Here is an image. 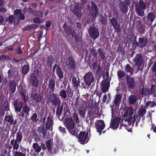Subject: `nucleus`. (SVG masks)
Instances as JSON below:
<instances>
[{
	"mask_svg": "<svg viewBox=\"0 0 156 156\" xmlns=\"http://www.w3.org/2000/svg\"><path fill=\"white\" fill-rule=\"evenodd\" d=\"M112 12L113 15L115 17V18L113 17L111 19H110L109 22L111 25L112 27L115 31L117 32V34H119L121 32L122 27L120 23V21L119 23L117 20L119 14L115 7L113 9Z\"/></svg>",
	"mask_w": 156,
	"mask_h": 156,
	"instance_id": "nucleus-1",
	"label": "nucleus"
},
{
	"mask_svg": "<svg viewBox=\"0 0 156 156\" xmlns=\"http://www.w3.org/2000/svg\"><path fill=\"white\" fill-rule=\"evenodd\" d=\"M64 124L70 134L73 136L76 135V130L74 122L70 118H66L64 121Z\"/></svg>",
	"mask_w": 156,
	"mask_h": 156,
	"instance_id": "nucleus-2",
	"label": "nucleus"
},
{
	"mask_svg": "<svg viewBox=\"0 0 156 156\" xmlns=\"http://www.w3.org/2000/svg\"><path fill=\"white\" fill-rule=\"evenodd\" d=\"M83 79L84 82H82L81 85L84 89H88L94 80L93 73L90 71L85 74Z\"/></svg>",
	"mask_w": 156,
	"mask_h": 156,
	"instance_id": "nucleus-3",
	"label": "nucleus"
},
{
	"mask_svg": "<svg viewBox=\"0 0 156 156\" xmlns=\"http://www.w3.org/2000/svg\"><path fill=\"white\" fill-rule=\"evenodd\" d=\"M16 139H13L11 141V144L13 147V149L18 150L19 148V144L21 143L23 137L22 133L19 130L16 133Z\"/></svg>",
	"mask_w": 156,
	"mask_h": 156,
	"instance_id": "nucleus-4",
	"label": "nucleus"
},
{
	"mask_svg": "<svg viewBox=\"0 0 156 156\" xmlns=\"http://www.w3.org/2000/svg\"><path fill=\"white\" fill-rule=\"evenodd\" d=\"M147 5L142 0L138 2V4L135 6L136 12L138 16L143 17L144 16V11L146 8Z\"/></svg>",
	"mask_w": 156,
	"mask_h": 156,
	"instance_id": "nucleus-5",
	"label": "nucleus"
},
{
	"mask_svg": "<svg viewBox=\"0 0 156 156\" xmlns=\"http://www.w3.org/2000/svg\"><path fill=\"white\" fill-rule=\"evenodd\" d=\"M88 133L85 131H81L80 133L78 136V140L81 144H84L89 141L88 137Z\"/></svg>",
	"mask_w": 156,
	"mask_h": 156,
	"instance_id": "nucleus-6",
	"label": "nucleus"
},
{
	"mask_svg": "<svg viewBox=\"0 0 156 156\" xmlns=\"http://www.w3.org/2000/svg\"><path fill=\"white\" fill-rule=\"evenodd\" d=\"M47 148L48 153L50 156H53L56 153V148L52 147L53 144V140L50 139L48 140L45 142Z\"/></svg>",
	"mask_w": 156,
	"mask_h": 156,
	"instance_id": "nucleus-7",
	"label": "nucleus"
},
{
	"mask_svg": "<svg viewBox=\"0 0 156 156\" xmlns=\"http://www.w3.org/2000/svg\"><path fill=\"white\" fill-rule=\"evenodd\" d=\"M136 37H134V41L135 46L137 47L143 48L147 45L148 40L145 37H140L138 38V41L136 40Z\"/></svg>",
	"mask_w": 156,
	"mask_h": 156,
	"instance_id": "nucleus-8",
	"label": "nucleus"
},
{
	"mask_svg": "<svg viewBox=\"0 0 156 156\" xmlns=\"http://www.w3.org/2000/svg\"><path fill=\"white\" fill-rule=\"evenodd\" d=\"M66 65L68 69L72 71H75L76 68V64L73 57L72 55L69 56L68 60L66 62Z\"/></svg>",
	"mask_w": 156,
	"mask_h": 156,
	"instance_id": "nucleus-9",
	"label": "nucleus"
},
{
	"mask_svg": "<svg viewBox=\"0 0 156 156\" xmlns=\"http://www.w3.org/2000/svg\"><path fill=\"white\" fill-rule=\"evenodd\" d=\"M155 15L153 12L149 13L147 16L143 18V20L144 23L147 25H151L155 19Z\"/></svg>",
	"mask_w": 156,
	"mask_h": 156,
	"instance_id": "nucleus-10",
	"label": "nucleus"
},
{
	"mask_svg": "<svg viewBox=\"0 0 156 156\" xmlns=\"http://www.w3.org/2000/svg\"><path fill=\"white\" fill-rule=\"evenodd\" d=\"M88 33L90 37L94 40L99 37V32L97 28L94 26H90L88 29Z\"/></svg>",
	"mask_w": 156,
	"mask_h": 156,
	"instance_id": "nucleus-11",
	"label": "nucleus"
},
{
	"mask_svg": "<svg viewBox=\"0 0 156 156\" xmlns=\"http://www.w3.org/2000/svg\"><path fill=\"white\" fill-rule=\"evenodd\" d=\"M49 99L52 105L55 107L61 103V101L59 98L56 94L53 93L50 95Z\"/></svg>",
	"mask_w": 156,
	"mask_h": 156,
	"instance_id": "nucleus-12",
	"label": "nucleus"
},
{
	"mask_svg": "<svg viewBox=\"0 0 156 156\" xmlns=\"http://www.w3.org/2000/svg\"><path fill=\"white\" fill-rule=\"evenodd\" d=\"M91 8L90 10V14L93 18L96 19L99 13V9L94 1L91 2Z\"/></svg>",
	"mask_w": 156,
	"mask_h": 156,
	"instance_id": "nucleus-13",
	"label": "nucleus"
},
{
	"mask_svg": "<svg viewBox=\"0 0 156 156\" xmlns=\"http://www.w3.org/2000/svg\"><path fill=\"white\" fill-rule=\"evenodd\" d=\"M24 102L22 101H19L18 99L14 101L13 103L15 111L18 113L20 112L23 107Z\"/></svg>",
	"mask_w": 156,
	"mask_h": 156,
	"instance_id": "nucleus-14",
	"label": "nucleus"
},
{
	"mask_svg": "<svg viewBox=\"0 0 156 156\" xmlns=\"http://www.w3.org/2000/svg\"><path fill=\"white\" fill-rule=\"evenodd\" d=\"M30 80L32 87L38 88L39 84V81L38 79L34 73H32L30 74Z\"/></svg>",
	"mask_w": 156,
	"mask_h": 156,
	"instance_id": "nucleus-15",
	"label": "nucleus"
},
{
	"mask_svg": "<svg viewBox=\"0 0 156 156\" xmlns=\"http://www.w3.org/2000/svg\"><path fill=\"white\" fill-rule=\"evenodd\" d=\"M46 119V117H45L43 119V125H45V127L48 130H52L53 126L54 125L53 121L49 116L47 117V121H45Z\"/></svg>",
	"mask_w": 156,
	"mask_h": 156,
	"instance_id": "nucleus-16",
	"label": "nucleus"
},
{
	"mask_svg": "<svg viewBox=\"0 0 156 156\" xmlns=\"http://www.w3.org/2000/svg\"><path fill=\"white\" fill-rule=\"evenodd\" d=\"M79 7V4L78 3H76L74 4L73 7H72L70 9V10L78 18H81L82 15Z\"/></svg>",
	"mask_w": 156,
	"mask_h": 156,
	"instance_id": "nucleus-17",
	"label": "nucleus"
},
{
	"mask_svg": "<svg viewBox=\"0 0 156 156\" xmlns=\"http://www.w3.org/2000/svg\"><path fill=\"white\" fill-rule=\"evenodd\" d=\"M133 114V112L132 109L128 108L125 111L122 118L124 120L129 122L131 120Z\"/></svg>",
	"mask_w": 156,
	"mask_h": 156,
	"instance_id": "nucleus-18",
	"label": "nucleus"
},
{
	"mask_svg": "<svg viewBox=\"0 0 156 156\" xmlns=\"http://www.w3.org/2000/svg\"><path fill=\"white\" fill-rule=\"evenodd\" d=\"M135 64L139 68L141 66L143 63V58L141 53L137 54L133 60Z\"/></svg>",
	"mask_w": 156,
	"mask_h": 156,
	"instance_id": "nucleus-19",
	"label": "nucleus"
},
{
	"mask_svg": "<svg viewBox=\"0 0 156 156\" xmlns=\"http://www.w3.org/2000/svg\"><path fill=\"white\" fill-rule=\"evenodd\" d=\"M63 28L66 34L67 35L70 36L71 35L72 37H74L75 30L72 27L70 26H68L67 24L65 23L64 24Z\"/></svg>",
	"mask_w": 156,
	"mask_h": 156,
	"instance_id": "nucleus-20",
	"label": "nucleus"
},
{
	"mask_svg": "<svg viewBox=\"0 0 156 156\" xmlns=\"http://www.w3.org/2000/svg\"><path fill=\"white\" fill-rule=\"evenodd\" d=\"M95 126L97 130V132L99 133L100 135H101L102 130L105 127V124L104 121L102 120H98L95 122Z\"/></svg>",
	"mask_w": 156,
	"mask_h": 156,
	"instance_id": "nucleus-21",
	"label": "nucleus"
},
{
	"mask_svg": "<svg viewBox=\"0 0 156 156\" xmlns=\"http://www.w3.org/2000/svg\"><path fill=\"white\" fill-rule=\"evenodd\" d=\"M123 122V120L119 117H115L112 121V120L110 127L113 129L118 128L119 123Z\"/></svg>",
	"mask_w": 156,
	"mask_h": 156,
	"instance_id": "nucleus-22",
	"label": "nucleus"
},
{
	"mask_svg": "<svg viewBox=\"0 0 156 156\" xmlns=\"http://www.w3.org/2000/svg\"><path fill=\"white\" fill-rule=\"evenodd\" d=\"M35 90H36V92L32 94L31 97L35 103L39 104L43 99V97L41 94L37 93V89H35Z\"/></svg>",
	"mask_w": 156,
	"mask_h": 156,
	"instance_id": "nucleus-23",
	"label": "nucleus"
},
{
	"mask_svg": "<svg viewBox=\"0 0 156 156\" xmlns=\"http://www.w3.org/2000/svg\"><path fill=\"white\" fill-rule=\"evenodd\" d=\"M126 80L129 88L133 89L135 87L136 83L135 82V79L134 77H131L130 76L127 75L126 77Z\"/></svg>",
	"mask_w": 156,
	"mask_h": 156,
	"instance_id": "nucleus-24",
	"label": "nucleus"
},
{
	"mask_svg": "<svg viewBox=\"0 0 156 156\" xmlns=\"http://www.w3.org/2000/svg\"><path fill=\"white\" fill-rule=\"evenodd\" d=\"M93 70L97 75L100 74L101 68L100 65L98 64V62L96 61L94 62L91 65Z\"/></svg>",
	"mask_w": 156,
	"mask_h": 156,
	"instance_id": "nucleus-25",
	"label": "nucleus"
},
{
	"mask_svg": "<svg viewBox=\"0 0 156 156\" xmlns=\"http://www.w3.org/2000/svg\"><path fill=\"white\" fill-rule=\"evenodd\" d=\"M110 87V83L107 81H103L101 82V91L106 93L108 91Z\"/></svg>",
	"mask_w": 156,
	"mask_h": 156,
	"instance_id": "nucleus-26",
	"label": "nucleus"
},
{
	"mask_svg": "<svg viewBox=\"0 0 156 156\" xmlns=\"http://www.w3.org/2000/svg\"><path fill=\"white\" fill-rule=\"evenodd\" d=\"M9 90L10 91V95L14 93L16 89V83L14 80H11L10 81L9 84Z\"/></svg>",
	"mask_w": 156,
	"mask_h": 156,
	"instance_id": "nucleus-27",
	"label": "nucleus"
},
{
	"mask_svg": "<svg viewBox=\"0 0 156 156\" xmlns=\"http://www.w3.org/2000/svg\"><path fill=\"white\" fill-rule=\"evenodd\" d=\"M119 8L122 12L124 14H126L128 11L129 8L127 5H126V2L124 1H120L119 4Z\"/></svg>",
	"mask_w": 156,
	"mask_h": 156,
	"instance_id": "nucleus-28",
	"label": "nucleus"
},
{
	"mask_svg": "<svg viewBox=\"0 0 156 156\" xmlns=\"http://www.w3.org/2000/svg\"><path fill=\"white\" fill-rule=\"evenodd\" d=\"M48 130V129L42 125L38 127L37 131L40 134L42 135L43 138H44L47 135Z\"/></svg>",
	"mask_w": 156,
	"mask_h": 156,
	"instance_id": "nucleus-29",
	"label": "nucleus"
},
{
	"mask_svg": "<svg viewBox=\"0 0 156 156\" xmlns=\"http://www.w3.org/2000/svg\"><path fill=\"white\" fill-rule=\"evenodd\" d=\"M55 80L52 78L50 79L48 81V88L51 91L53 92L55 90Z\"/></svg>",
	"mask_w": 156,
	"mask_h": 156,
	"instance_id": "nucleus-30",
	"label": "nucleus"
},
{
	"mask_svg": "<svg viewBox=\"0 0 156 156\" xmlns=\"http://www.w3.org/2000/svg\"><path fill=\"white\" fill-rule=\"evenodd\" d=\"M121 96L120 94L116 95L115 100L112 102L113 107L119 106L120 103Z\"/></svg>",
	"mask_w": 156,
	"mask_h": 156,
	"instance_id": "nucleus-31",
	"label": "nucleus"
},
{
	"mask_svg": "<svg viewBox=\"0 0 156 156\" xmlns=\"http://www.w3.org/2000/svg\"><path fill=\"white\" fill-rule=\"evenodd\" d=\"M13 149L12 150L13 156H26V153L24 151L20 152V150L17 151Z\"/></svg>",
	"mask_w": 156,
	"mask_h": 156,
	"instance_id": "nucleus-32",
	"label": "nucleus"
},
{
	"mask_svg": "<svg viewBox=\"0 0 156 156\" xmlns=\"http://www.w3.org/2000/svg\"><path fill=\"white\" fill-rule=\"evenodd\" d=\"M54 61L55 60L51 55L48 56L46 58V63L48 66L51 67L52 64Z\"/></svg>",
	"mask_w": 156,
	"mask_h": 156,
	"instance_id": "nucleus-33",
	"label": "nucleus"
},
{
	"mask_svg": "<svg viewBox=\"0 0 156 156\" xmlns=\"http://www.w3.org/2000/svg\"><path fill=\"white\" fill-rule=\"evenodd\" d=\"M22 110L25 113L26 118H27L29 115V112L30 111V108L28 106H27V104H25V105L23 107Z\"/></svg>",
	"mask_w": 156,
	"mask_h": 156,
	"instance_id": "nucleus-34",
	"label": "nucleus"
},
{
	"mask_svg": "<svg viewBox=\"0 0 156 156\" xmlns=\"http://www.w3.org/2000/svg\"><path fill=\"white\" fill-rule=\"evenodd\" d=\"M55 72L59 79H61L64 77L63 72L60 67L55 70Z\"/></svg>",
	"mask_w": 156,
	"mask_h": 156,
	"instance_id": "nucleus-35",
	"label": "nucleus"
},
{
	"mask_svg": "<svg viewBox=\"0 0 156 156\" xmlns=\"http://www.w3.org/2000/svg\"><path fill=\"white\" fill-rule=\"evenodd\" d=\"M78 111L80 116L82 118L85 117L86 114V110L83 107H80Z\"/></svg>",
	"mask_w": 156,
	"mask_h": 156,
	"instance_id": "nucleus-36",
	"label": "nucleus"
},
{
	"mask_svg": "<svg viewBox=\"0 0 156 156\" xmlns=\"http://www.w3.org/2000/svg\"><path fill=\"white\" fill-rule=\"evenodd\" d=\"M57 108L56 109V115L57 116L59 117L62 113L63 106L62 105H61V104L57 105Z\"/></svg>",
	"mask_w": 156,
	"mask_h": 156,
	"instance_id": "nucleus-37",
	"label": "nucleus"
},
{
	"mask_svg": "<svg viewBox=\"0 0 156 156\" xmlns=\"http://www.w3.org/2000/svg\"><path fill=\"white\" fill-rule=\"evenodd\" d=\"M136 27L137 30L141 34H143L145 33V26L143 24L141 25Z\"/></svg>",
	"mask_w": 156,
	"mask_h": 156,
	"instance_id": "nucleus-38",
	"label": "nucleus"
},
{
	"mask_svg": "<svg viewBox=\"0 0 156 156\" xmlns=\"http://www.w3.org/2000/svg\"><path fill=\"white\" fill-rule=\"evenodd\" d=\"M30 66L29 64L24 65L22 67V72L24 75H26L29 71Z\"/></svg>",
	"mask_w": 156,
	"mask_h": 156,
	"instance_id": "nucleus-39",
	"label": "nucleus"
},
{
	"mask_svg": "<svg viewBox=\"0 0 156 156\" xmlns=\"http://www.w3.org/2000/svg\"><path fill=\"white\" fill-rule=\"evenodd\" d=\"M141 94L143 95L149 96L150 94V92L149 88L143 87L141 89Z\"/></svg>",
	"mask_w": 156,
	"mask_h": 156,
	"instance_id": "nucleus-40",
	"label": "nucleus"
},
{
	"mask_svg": "<svg viewBox=\"0 0 156 156\" xmlns=\"http://www.w3.org/2000/svg\"><path fill=\"white\" fill-rule=\"evenodd\" d=\"M78 80H79L77 81L76 78L74 77H73L72 78V82L73 85L74 87L77 88L79 86H80L79 85L80 83L79 79L78 78Z\"/></svg>",
	"mask_w": 156,
	"mask_h": 156,
	"instance_id": "nucleus-41",
	"label": "nucleus"
},
{
	"mask_svg": "<svg viewBox=\"0 0 156 156\" xmlns=\"http://www.w3.org/2000/svg\"><path fill=\"white\" fill-rule=\"evenodd\" d=\"M125 70L127 73H129L130 75L133 74L134 69L129 64H127L125 67Z\"/></svg>",
	"mask_w": 156,
	"mask_h": 156,
	"instance_id": "nucleus-42",
	"label": "nucleus"
},
{
	"mask_svg": "<svg viewBox=\"0 0 156 156\" xmlns=\"http://www.w3.org/2000/svg\"><path fill=\"white\" fill-rule=\"evenodd\" d=\"M99 55L101 60H104L105 59V52L102 51L101 48H99L98 50Z\"/></svg>",
	"mask_w": 156,
	"mask_h": 156,
	"instance_id": "nucleus-43",
	"label": "nucleus"
},
{
	"mask_svg": "<svg viewBox=\"0 0 156 156\" xmlns=\"http://www.w3.org/2000/svg\"><path fill=\"white\" fill-rule=\"evenodd\" d=\"M5 119L11 125L14 122V118L12 115H6L5 117Z\"/></svg>",
	"mask_w": 156,
	"mask_h": 156,
	"instance_id": "nucleus-44",
	"label": "nucleus"
},
{
	"mask_svg": "<svg viewBox=\"0 0 156 156\" xmlns=\"http://www.w3.org/2000/svg\"><path fill=\"white\" fill-rule=\"evenodd\" d=\"M156 106V103L154 101H148L146 103L145 107L147 108V107H149L150 108H152Z\"/></svg>",
	"mask_w": 156,
	"mask_h": 156,
	"instance_id": "nucleus-45",
	"label": "nucleus"
},
{
	"mask_svg": "<svg viewBox=\"0 0 156 156\" xmlns=\"http://www.w3.org/2000/svg\"><path fill=\"white\" fill-rule=\"evenodd\" d=\"M58 95L62 98L65 99L67 97V92L65 90H62L60 92Z\"/></svg>",
	"mask_w": 156,
	"mask_h": 156,
	"instance_id": "nucleus-46",
	"label": "nucleus"
},
{
	"mask_svg": "<svg viewBox=\"0 0 156 156\" xmlns=\"http://www.w3.org/2000/svg\"><path fill=\"white\" fill-rule=\"evenodd\" d=\"M136 101V96L133 95H131L129 97V103L131 105L134 104Z\"/></svg>",
	"mask_w": 156,
	"mask_h": 156,
	"instance_id": "nucleus-47",
	"label": "nucleus"
},
{
	"mask_svg": "<svg viewBox=\"0 0 156 156\" xmlns=\"http://www.w3.org/2000/svg\"><path fill=\"white\" fill-rule=\"evenodd\" d=\"M117 74L119 79H121L122 78L125 77L124 72L122 70H119L117 71Z\"/></svg>",
	"mask_w": 156,
	"mask_h": 156,
	"instance_id": "nucleus-48",
	"label": "nucleus"
},
{
	"mask_svg": "<svg viewBox=\"0 0 156 156\" xmlns=\"http://www.w3.org/2000/svg\"><path fill=\"white\" fill-rule=\"evenodd\" d=\"M33 147L36 152H39L41 150V147L37 143L33 144Z\"/></svg>",
	"mask_w": 156,
	"mask_h": 156,
	"instance_id": "nucleus-49",
	"label": "nucleus"
},
{
	"mask_svg": "<svg viewBox=\"0 0 156 156\" xmlns=\"http://www.w3.org/2000/svg\"><path fill=\"white\" fill-rule=\"evenodd\" d=\"M146 110L144 108H142L139 109L138 111L139 115L141 117H143L146 113Z\"/></svg>",
	"mask_w": 156,
	"mask_h": 156,
	"instance_id": "nucleus-50",
	"label": "nucleus"
},
{
	"mask_svg": "<svg viewBox=\"0 0 156 156\" xmlns=\"http://www.w3.org/2000/svg\"><path fill=\"white\" fill-rule=\"evenodd\" d=\"M99 22L102 24L105 25L107 23V21L105 17L101 15L99 20Z\"/></svg>",
	"mask_w": 156,
	"mask_h": 156,
	"instance_id": "nucleus-51",
	"label": "nucleus"
},
{
	"mask_svg": "<svg viewBox=\"0 0 156 156\" xmlns=\"http://www.w3.org/2000/svg\"><path fill=\"white\" fill-rule=\"evenodd\" d=\"M30 119L33 122H36L38 120L37 113H34L31 116Z\"/></svg>",
	"mask_w": 156,
	"mask_h": 156,
	"instance_id": "nucleus-52",
	"label": "nucleus"
},
{
	"mask_svg": "<svg viewBox=\"0 0 156 156\" xmlns=\"http://www.w3.org/2000/svg\"><path fill=\"white\" fill-rule=\"evenodd\" d=\"M73 118L74 121L76 123H78L79 122L78 116L76 112L73 113Z\"/></svg>",
	"mask_w": 156,
	"mask_h": 156,
	"instance_id": "nucleus-53",
	"label": "nucleus"
},
{
	"mask_svg": "<svg viewBox=\"0 0 156 156\" xmlns=\"http://www.w3.org/2000/svg\"><path fill=\"white\" fill-rule=\"evenodd\" d=\"M20 95L22 96L23 97L22 99L23 101V102L25 103V104H27V98H26V94L24 93V92L21 91L20 92Z\"/></svg>",
	"mask_w": 156,
	"mask_h": 156,
	"instance_id": "nucleus-54",
	"label": "nucleus"
},
{
	"mask_svg": "<svg viewBox=\"0 0 156 156\" xmlns=\"http://www.w3.org/2000/svg\"><path fill=\"white\" fill-rule=\"evenodd\" d=\"M90 54H92L94 58L97 57L98 54L96 51L95 49H94V47L90 50Z\"/></svg>",
	"mask_w": 156,
	"mask_h": 156,
	"instance_id": "nucleus-55",
	"label": "nucleus"
},
{
	"mask_svg": "<svg viewBox=\"0 0 156 156\" xmlns=\"http://www.w3.org/2000/svg\"><path fill=\"white\" fill-rule=\"evenodd\" d=\"M155 86L154 85H152L151 88V94H153L154 97H156V88L154 89Z\"/></svg>",
	"mask_w": 156,
	"mask_h": 156,
	"instance_id": "nucleus-56",
	"label": "nucleus"
},
{
	"mask_svg": "<svg viewBox=\"0 0 156 156\" xmlns=\"http://www.w3.org/2000/svg\"><path fill=\"white\" fill-rule=\"evenodd\" d=\"M8 58L7 55L5 54H2L0 56V61H4L5 60H7Z\"/></svg>",
	"mask_w": 156,
	"mask_h": 156,
	"instance_id": "nucleus-57",
	"label": "nucleus"
},
{
	"mask_svg": "<svg viewBox=\"0 0 156 156\" xmlns=\"http://www.w3.org/2000/svg\"><path fill=\"white\" fill-rule=\"evenodd\" d=\"M58 129L60 132L64 135L66 133V129L65 128L62 127L61 126L58 127Z\"/></svg>",
	"mask_w": 156,
	"mask_h": 156,
	"instance_id": "nucleus-58",
	"label": "nucleus"
},
{
	"mask_svg": "<svg viewBox=\"0 0 156 156\" xmlns=\"http://www.w3.org/2000/svg\"><path fill=\"white\" fill-rule=\"evenodd\" d=\"M33 21L34 23L38 24L41 23V20L38 17H36L33 19Z\"/></svg>",
	"mask_w": 156,
	"mask_h": 156,
	"instance_id": "nucleus-59",
	"label": "nucleus"
},
{
	"mask_svg": "<svg viewBox=\"0 0 156 156\" xmlns=\"http://www.w3.org/2000/svg\"><path fill=\"white\" fill-rule=\"evenodd\" d=\"M16 51V54H20L23 52L20 46L17 48Z\"/></svg>",
	"mask_w": 156,
	"mask_h": 156,
	"instance_id": "nucleus-60",
	"label": "nucleus"
},
{
	"mask_svg": "<svg viewBox=\"0 0 156 156\" xmlns=\"http://www.w3.org/2000/svg\"><path fill=\"white\" fill-rule=\"evenodd\" d=\"M6 21H9V22L10 23H12L13 21V17L12 15L10 16L9 18H7L6 20Z\"/></svg>",
	"mask_w": 156,
	"mask_h": 156,
	"instance_id": "nucleus-61",
	"label": "nucleus"
},
{
	"mask_svg": "<svg viewBox=\"0 0 156 156\" xmlns=\"http://www.w3.org/2000/svg\"><path fill=\"white\" fill-rule=\"evenodd\" d=\"M33 136L34 137L35 140L38 141L40 139L38 136L37 133L35 131L33 133Z\"/></svg>",
	"mask_w": 156,
	"mask_h": 156,
	"instance_id": "nucleus-62",
	"label": "nucleus"
},
{
	"mask_svg": "<svg viewBox=\"0 0 156 156\" xmlns=\"http://www.w3.org/2000/svg\"><path fill=\"white\" fill-rule=\"evenodd\" d=\"M74 38L75 39V41L76 43H78L80 41V37L79 36L78 34H76V31H75V34L74 36Z\"/></svg>",
	"mask_w": 156,
	"mask_h": 156,
	"instance_id": "nucleus-63",
	"label": "nucleus"
},
{
	"mask_svg": "<svg viewBox=\"0 0 156 156\" xmlns=\"http://www.w3.org/2000/svg\"><path fill=\"white\" fill-rule=\"evenodd\" d=\"M44 13L42 11L37 10V16L39 17L42 18L43 16Z\"/></svg>",
	"mask_w": 156,
	"mask_h": 156,
	"instance_id": "nucleus-64",
	"label": "nucleus"
}]
</instances>
